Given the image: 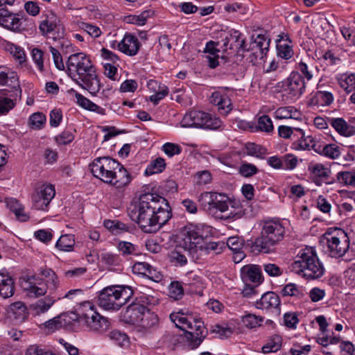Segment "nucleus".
<instances>
[{
  "label": "nucleus",
  "mask_w": 355,
  "mask_h": 355,
  "mask_svg": "<svg viewBox=\"0 0 355 355\" xmlns=\"http://www.w3.org/2000/svg\"><path fill=\"white\" fill-rule=\"evenodd\" d=\"M274 114L278 119H299L302 116L301 112L293 106L280 107L275 110Z\"/></svg>",
  "instance_id": "28"
},
{
  "label": "nucleus",
  "mask_w": 355,
  "mask_h": 355,
  "mask_svg": "<svg viewBox=\"0 0 355 355\" xmlns=\"http://www.w3.org/2000/svg\"><path fill=\"white\" fill-rule=\"evenodd\" d=\"M31 56L33 60L38 67L40 71L44 70V52L37 48H35L32 50Z\"/></svg>",
  "instance_id": "63"
},
{
  "label": "nucleus",
  "mask_w": 355,
  "mask_h": 355,
  "mask_svg": "<svg viewBox=\"0 0 355 355\" xmlns=\"http://www.w3.org/2000/svg\"><path fill=\"white\" fill-rule=\"evenodd\" d=\"M133 291L130 286H110L101 290L98 295L99 306L105 310H119L132 297Z\"/></svg>",
  "instance_id": "7"
},
{
  "label": "nucleus",
  "mask_w": 355,
  "mask_h": 355,
  "mask_svg": "<svg viewBox=\"0 0 355 355\" xmlns=\"http://www.w3.org/2000/svg\"><path fill=\"white\" fill-rule=\"evenodd\" d=\"M60 22V19L53 13L47 15L45 19H42L40 23L39 30L40 33L46 37L56 40L62 37V33H60L61 24Z\"/></svg>",
  "instance_id": "13"
},
{
  "label": "nucleus",
  "mask_w": 355,
  "mask_h": 355,
  "mask_svg": "<svg viewBox=\"0 0 355 355\" xmlns=\"http://www.w3.org/2000/svg\"><path fill=\"white\" fill-rule=\"evenodd\" d=\"M189 250L186 245L183 248L173 250L169 255L171 262L175 266H185L187 263V255L189 254Z\"/></svg>",
  "instance_id": "29"
},
{
  "label": "nucleus",
  "mask_w": 355,
  "mask_h": 355,
  "mask_svg": "<svg viewBox=\"0 0 355 355\" xmlns=\"http://www.w3.org/2000/svg\"><path fill=\"white\" fill-rule=\"evenodd\" d=\"M75 96L76 98L77 103L82 107L89 111L96 112L102 115H104L105 114V109L94 103L90 100L85 98L80 94L76 93Z\"/></svg>",
  "instance_id": "32"
},
{
  "label": "nucleus",
  "mask_w": 355,
  "mask_h": 355,
  "mask_svg": "<svg viewBox=\"0 0 355 355\" xmlns=\"http://www.w3.org/2000/svg\"><path fill=\"white\" fill-rule=\"evenodd\" d=\"M8 81L10 82L14 88L19 87L18 77L15 72L6 73L0 70V85H4Z\"/></svg>",
  "instance_id": "48"
},
{
  "label": "nucleus",
  "mask_w": 355,
  "mask_h": 355,
  "mask_svg": "<svg viewBox=\"0 0 355 355\" xmlns=\"http://www.w3.org/2000/svg\"><path fill=\"white\" fill-rule=\"evenodd\" d=\"M110 340L114 341L117 345L123 346L128 343V336L123 332L114 329L108 334Z\"/></svg>",
  "instance_id": "55"
},
{
  "label": "nucleus",
  "mask_w": 355,
  "mask_h": 355,
  "mask_svg": "<svg viewBox=\"0 0 355 355\" xmlns=\"http://www.w3.org/2000/svg\"><path fill=\"white\" fill-rule=\"evenodd\" d=\"M42 275L45 277L42 281L49 286V289L50 291L55 290L59 284V281L54 271L51 269H46L42 272Z\"/></svg>",
  "instance_id": "43"
},
{
  "label": "nucleus",
  "mask_w": 355,
  "mask_h": 355,
  "mask_svg": "<svg viewBox=\"0 0 355 355\" xmlns=\"http://www.w3.org/2000/svg\"><path fill=\"white\" fill-rule=\"evenodd\" d=\"M229 35V41H230V46L229 47L231 53L239 52L241 51H245V40L242 37V34L239 31H232Z\"/></svg>",
  "instance_id": "27"
},
{
  "label": "nucleus",
  "mask_w": 355,
  "mask_h": 355,
  "mask_svg": "<svg viewBox=\"0 0 355 355\" xmlns=\"http://www.w3.org/2000/svg\"><path fill=\"white\" fill-rule=\"evenodd\" d=\"M297 164L296 156L291 154H286L282 157V169L293 170Z\"/></svg>",
  "instance_id": "59"
},
{
  "label": "nucleus",
  "mask_w": 355,
  "mask_h": 355,
  "mask_svg": "<svg viewBox=\"0 0 355 355\" xmlns=\"http://www.w3.org/2000/svg\"><path fill=\"white\" fill-rule=\"evenodd\" d=\"M55 139L59 145H67L74 139V135L71 130H67L56 136Z\"/></svg>",
  "instance_id": "61"
},
{
  "label": "nucleus",
  "mask_w": 355,
  "mask_h": 355,
  "mask_svg": "<svg viewBox=\"0 0 355 355\" xmlns=\"http://www.w3.org/2000/svg\"><path fill=\"white\" fill-rule=\"evenodd\" d=\"M15 282L7 272H0V296L8 298L14 295Z\"/></svg>",
  "instance_id": "24"
},
{
  "label": "nucleus",
  "mask_w": 355,
  "mask_h": 355,
  "mask_svg": "<svg viewBox=\"0 0 355 355\" xmlns=\"http://www.w3.org/2000/svg\"><path fill=\"white\" fill-rule=\"evenodd\" d=\"M257 309L270 311L275 310L280 313V299L278 295L274 292H266L261 295L259 300L256 302Z\"/></svg>",
  "instance_id": "16"
},
{
  "label": "nucleus",
  "mask_w": 355,
  "mask_h": 355,
  "mask_svg": "<svg viewBox=\"0 0 355 355\" xmlns=\"http://www.w3.org/2000/svg\"><path fill=\"white\" fill-rule=\"evenodd\" d=\"M195 179L196 180V184L198 185H206L211 182L212 176L211 173L207 171H202L196 173Z\"/></svg>",
  "instance_id": "57"
},
{
  "label": "nucleus",
  "mask_w": 355,
  "mask_h": 355,
  "mask_svg": "<svg viewBox=\"0 0 355 355\" xmlns=\"http://www.w3.org/2000/svg\"><path fill=\"white\" fill-rule=\"evenodd\" d=\"M315 146L313 138L311 135L306 136L304 132V137L298 141L293 142L292 146L297 150H309Z\"/></svg>",
  "instance_id": "44"
},
{
  "label": "nucleus",
  "mask_w": 355,
  "mask_h": 355,
  "mask_svg": "<svg viewBox=\"0 0 355 355\" xmlns=\"http://www.w3.org/2000/svg\"><path fill=\"white\" fill-rule=\"evenodd\" d=\"M153 13L152 10H146L139 15H131L125 17V21L128 24L143 26L146 23L147 19L153 16Z\"/></svg>",
  "instance_id": "33"
},
{
  "label": "nucleus",
  "mask_w": 355,
  "mask_h": 355,
  "mask_svg": "<svg viewBox=\"0 0 355 355\" xmlns=\"http://www.w3.org/2000/svg\"><path fill=\"white\" fill-rule=\"evenodd\" d=\"M320 148L318 153L328 158L335 159L340 155V147L336 144H325L322 148L320 146Z\"/></svg>",
  "instance_id": "37"
},
{
  "label": "nucleus",
  "mask_w": 355,
  "mask_h": 355,
  "mask_svg": "<svg viewBox=\"0 0 355 355\" xmlns=\"http://www.w3.org/2000/svg\"><path fill=\"white\" fill-rule=\"evenodd\" d=\"M74 236L72 234L62 235L56 243V247L60 250L70 252L73 250Z\"/></svg>",
  "instance_id": "36"
},
{
  "label": "nucleus",
  "mask_w": 355,
  "mask_h": 355,
  "mask_svg": "<svg viewBox=\"0 0 355 355\" xmlns=\"http://www.w3.org/2000/svg\"><path fill=\"white\" fill-rule=\"evenodd\" d=\"M8 318L16 323L24 322L28 316V311L25 303L18 301L11 304L7 309Z\"/></svg>",
  "instance_id": "20"
},
{
  "label": "nucleus",
  "mask_w": 355,
  "mask_h": 355,
  "mask_svg": "<svg viewBox=\"0 0 355 355\" xmlns=\"http://www.w3.org/2000/svg\"><path fill=\"white\" fill-rule=\"evenodd\" d=\"M6 49L8 51L19 64H22L26 60V56L23 48L8 42L6 44Z\"/></svg>",
  "instance_id": "34"
},
{
  "label": "nucleus",
  "mask_w": 355,
  "mask_h": 355,
  "mask_svg": "<svg viewBox=\"0 0 355 355\" xmlns=\"http://www.w3.org/2000/svg\"><path fill=\"white\" fill-rule=\"evenodd\" d=\"M139 48L140 44L137 37L130 34H126L117 44V49L120 51L130 56L136 55Z\"/></svg>",
  "instance_id": "19"
},
{
  "label": "nucleus",
  "mask_w": 355,
  "mask_h": 355,
  "mask_svg": "<svg viewBox=\"0 0 355 355\" xmlns=\"http://www.w3.org/2000/svg\"><path fill=\"white\" fill-rule=\"evenodd\" d=\"M94 177L116 188H123L131 182L130 174L119 162L110 157H99L90 164Z\"/></svg>",
  "instance_id": "3"
},
{
  "label": "nucleus",
  "mask_w": 355,
  "mask_h": 355,
  "mask_svg": "<svg viewBox=\"0 0 355 355\" xmlns=\"http://www.w3.org/2000/svg\"><path fill=\"white\" fill-rule=\"evenodd\" d=\"M241 279L245 284L261 282V268L255 265H246L241 270Z\"/></svg>",
  "instance_id": "23"
},
{
  "label": "nucleus",
  "mask_w": 355,
  "mask_h": 355,
  "mask_svg": "<svg viewBox=\"0 0 355 355\" xmlns=\"http://www.w3.org/2000/svg\"><path fill=\"white\" fill-rule=\"evenodd\" d=\"M248 154L259 159H263L267 153L266 148L254 143H250L246 146Z\"/></svg>",
  "instance_id": "52"
},
{
  "label": "nucleus",
  "mask_w": 355,
  "mask_h": 355,
  "mask_svg": "<svg viewBox=\"0 0 355 355\" xmlns=\"http://www.w3.org/2000/svg\"><path fill=\"white\" fill-rule=\"evenodd\" d=\"M283 84L285 91L292 98H299L306 88L304 80L299 71H293Z\"/></svg>",
  "instance_id": "14"
},
{
  "label": "nucleus",
  "mask_w": 355,
  "mask_h": 355,
  "mask_svg": "<svg viewBox=\"0 0 355 355\" xmlns=\"http://www.w3.org/2000/svg\"><path fill=\"white\" fill-rule=\"evenodd\" d=\"M104 226L114 234H118L128 231V226L119 220H105Z\"/></svg>",
  "instance_id": "39"
},
{
  "label": "nucleus",
  "mask_w": 355,
  "mask_h": 355,
  "mask_svg": "<svg viewBox=\"0 0 355 355\" xmlns=\"http://www.w3.org/2000/svg\"><path fill=\"white\" fill-rule=\"evenodd\" d=\"M227 246L234 252L242 250L244 241L242 239L238 236L230 237L226 243Z\"/></svg>",
  "instance_id": "58"
},
{
  "label": "nucleus",
  "mask_w": 355,
  "mask_h": 355,
  "mask_svg": "<svg viewBox=\"0 0 355 355\" xmlns=\"http://www.w3.org/2000/svg\"><path fill=\"white\" fill-rule=\"evenodd\" d=\"M215 198L213 201V204L211 206V210L209 211L210 214L215 213L216 211H220V212H225L228 210L229 204L230 201L227 196L221 193H216Z\"/></svg>",
  "instance_id": "30"
},
{
  "label": "nucleus",
  "mask_w": 355,
  "mask_h": 355,
  "mask_svg": "<svg viewBox=\"0 0 355 355\" xmlns=\"http://www.w3.org/2000/svg\"><path fill=\"white\" fill-rule=\"evenodd\" d=\"M291 271L306 279H316L324 274V267L311 248L300 250L291 266Z\"/></svg>",
  "instance_id": "6"
},
{
  "label": "nucleus",
  "mask_w": 355,
  "mask_h": 355,
  "mask_svg": "<svg viewBox=\"0 0 355 355\" xmlns=\"http://www.w3.org/2000/svg\"><path fill=\"white\" fill-rule=\"evenodd\" d=\"M55 195L53 185L44 184L37 187L32 194L33 207L37 210H44Z\"/></svg>",
  "instance_id": "12"
},
{
  "label": "nucleus",
  "mask_w": 355,
  "mask_h": 355,
  "mask_svg": "<svg viewBox=\"0 0 355 355\" xmlns=\"http://www.w3.org/2000/svg\"><path fill=\"white\" fill-rule=\"evenodd\" d=\"M340 86L347 93L355 90V74L343 75L338 79Z\"/></svg>",
  "instance_id": "42"
},
{
  "label": "nucleus",
  "mask_w": 355,
  "mask_h": 355,
  "mask_svg": "<svg viewBox=\"0 0 355 355\" xmlns=\"http://www.w3.org/2000/svg\"><path fill=\"white\" fill-rule=\"evenodd\" d=\"M282 339L279 335H273L268 342L263 346L262 351L263 353L275 352L282 346Z\"/></svg>",
  "instance_id": "40"
},
{
  "label": "nucleus",
  "mask_w": 355,
  "mask_h": 355,
  "mask_svg": "<svg viewBox=\"0 0 355 355\" xmlns=\"http://www.w3.org/2000/svg\"><path fill=\"white\" fill-rule=\"evenodd\" d=\"M170 318L178 328L185 331L187 346L191 349L197 348L207 336L204 322L189 311L172 313Z\"/></svg>",
  "instance_id": "4"
},
{
  "label": "nucleus",
  "mask_w": 355,
  "mask_h": 355,
  "mask_svg": "<svg viewBox=\"0 0 355 355\" xmlns=\"http://www.w3.org/2000/svg\"><path fill=\"white\" fill-rule=\"evenodd\" d=\"M211 232L209 226L204 224H189L181 231L180 235L184 245L189 250H193L200 241L207 238Z\"/></svg>",
  "instance_id": "11"
},
{
  "label": "nucleus",
  "mask_w": 355,
  "mask_h": 355,
  "mask_svg": "<svg viewBox=\"0 0 355 355\" xmlns=\"http://www.w3.org/2000/svg\"><path fill=\"white\" fill-rule=\"evenodd\" d=\"M337 181L345 186L355 184V173L351 171H340L336 175Z\"/></svg>",
  "instance_id": "46"
},
{
  "label": "nucleus",
  "mask_w": 355,
  "mask_h": 355,
  "mask_svg": "<svg viewBox=\"0 0 355 355\" xmlns=\"http://www.w3.org/2000/svg\"><path fill=\"white\" fill-rule=\"evenodd\" d=\"M55 300L50 296H46L36 301L30 306L31 313L33 316H40L47 312L55 303Z\"/></svg>",
  "instance_id": "25"
},
{
  "label": "nucleus",
  "mask_w": 355,
  "mask_h": 355,
  "mask_svg": "<svg viewBox=\"0 0 355 355\" xmlns=\"http://www.w3.org/2000/svg\"><path fill=\"white\" fill-rule=\"evenodd\" d=\"M216 192H203L200 194L198 201L205 210L209 211L211 210V206L213 204Z\"/></svg>",
  "instance_id": "51"
},
{
  "label": "nucleus",
  "mask_w": 355,
  "mask_h": 355,
  "mask_svg": "<svg viewBox=\"0 0 355 355\" xmlns=\"http://www.w3.org/2000/svg\"><path fill=\"white\" fill-rule=\"evenodd\" d=\"M270 40H268L263 35L259 34L251 44L252 54L256 58L263 60L268 51Z\"/></svg>",
  "instance_id": "22"
},
{
  "label": "nucleus",
  "mask_w": 355,
  "mask_h": 355,
  "mask_svg": "<svg viewBox=\"0 0 355 355\" xmlns=\"http://www.w3.org/2000/svg\"><path fill=\"white\" fill-rule=\"evenodd\" d=\"M304 291L302 287L293 283H289L283 287L281 293L283 296H292L300 299L304 295Z\"/></svg>",
  "instance_id": "35"
},
{
  "label": "nucleus",
  "mask_w": 355,
  "mask_h": 355,
  "mask_svg": "<svg viewBox=\"0 0 355 355\" xmlns=\"http://www.w3.org/2000/svg\"><path fill=\"white\" fill-rule=\"evenodd\" d=\"M285 227L279 221L268 220L264 223L260 236L252 243L253 251L270 253L282 241L285 236Z\"/></svg>",
  "instance_id": "5"
},
{
  "label": "nucleus",
  "mask_w": 355,
  "mask_h": 355,
  "mask_svg": "<svg viewBox=\"0 0 355 355\" xmlns=\"http://www.w3.org/2000/svg\"><path fill=\"white\" fill-rule=\"evenodd\" d=\"M278 55L285 60L290 59L293 55L292 45L288 44H277Z\"/></svg>",
  "instance_id": "56"
},
{
  "label": "nucleus",
  "mask_w": 355,
  "mask_h": 355,
  "mask_svg": "<svg viewBox=\"0 0 355 355\" xmlns=\"http://www.w3.org/2000/svg\"><path fill=\"white\" fill-rule=\"evenodd\" d=\"M263 318L257 316L254 314L248 313L241 318L243 324L248 328L252 329L260 326L263 321Z\"/></svg>",
  "instance_id": "47"
},
{
  "label": "nucleus",
  "mask_w": 355,
  "mask_h": 355,
  "mask_svg": "<svg viewBox=\"0 0 355 355\" xmlns=\"http://www.w3.org/2000/svg\"><path fill=\"white\" fill-rule=\"evenodd\" d=\"M80 318L84 321L92 331L103 333L110 327L107 318L101 315L94 309L92 303L85 302L80 309Z\"/></svg>",
  "instance_id": "10"
},
{
  "label": "nucleus",
  "mask_w": 355,
  "mask_h": 355,
  "mask_svg": "<svg viewBox=\"0 0 355 355\" xmlns=\"http://www.w3.org/2000/svg\"><path fill=\"white\" fill-rule=\"evenodd\" d=\"M147 309L141 304L132 303L127 307L123 314L124 320L127 323L137 325Z\"/></svg>",
  "instance_id": "18"
},
{
  "label": "nucleus",
  "mask_w": 355,
  "mask_h": 355,
  "mask_svg": "<svg viewBox=\"0 0 355 355\" xmlns=\"http://www.w3.org/2000/svg\"><path fill=\"white\" fill-rule=\"evenodd\" d=\"M158 322L159 318L157 315L147 309L146 313L143 315V318H141L137 325L144 329L149 330L157 327Z\"/></svg>",
  "instance_id": "31"
},
{
  "label": "nucleus",
  "mask_w": 355,
  "mask_h": 355,
  "mask_svg": "<svg viewBox=\"0 0 355 355\" xmlns=\"http://www.w3.org/2000/svg\"><path fill=\"white\" fill-rule=\"evenodd\" d=\"M24 289L30 296L37 297L46 293L49 286L42 279L35 276H31L27 278L24 283Z\"/></svg>",
  "instance_id": "17"
},
{
  "label": "nucleus",
  "mask_w": 355,
  "mask_h": 355,
  "mask_svg": "<svg viewBox=\"0 0 355 355\" xmlns=\"http://www.w3.org/2000/svg\"><path fill=\"white\" fill-rule=\"evenodd\" d=\"M218 43L209 41L207 43L204 52L207 53L206 58L209 62V67L214 69L218 67L221 61H219V50L216 49Z\"/></svg>",
  "instance_id": "26"
},
{
  "label": "nucleus",
  "mask_w": 355,
  "mask_h": 355,
  "mask_svg": "<svg viewBox=\"0 0 355 355\" xmlns=\"http://www.w3.org/2000/svg\"><path fill=\"white\" fill-rule=\"evenodd\" d=\"M298 322L299 319L296 313L288 312L284 315V323L286 327L295 329Z\"/></svg>",
  "instance_id": "62"
},
{
  "label": "nucleus",
  "mask_w": 355,
  "mask_h": 355,
  "mask_svg": "<svg viewBox=\"0 0 355 355\" xmlns=\"http://www.w3.org/2000/svg\"><path fill=\"white\" fill-rule=\"evenodd\" d=\"M257 128L266 133H270L274 130V126L270 117L263 114L258 118Z\"/></svg>",
  "instance_id": "41"
},
{
  "label": "nucleus",
  "mask_w": 355,
  "mask_h": 355,
  "mask_svg": "<svg viewBox=\"0 0 355 355\" xmlns=\"http://www.w3.org/2000/svg\"><path fill=\"white\" fill-rule=\"evenodd\" d=\"M102 262L109 266H117L120 263L119 255L111 252H103L101 254Z\"/></svg>",
  "instance_id": "60"
},
{
  "label": "nucleus",
  "mask_w": 355,
  "mask_h": 355,
  "mask_svg": "<svg viewBox=\"0 0 355 355\" xmlns=\"http://www.w3.org/2000/svg\"><path fill=\"white\" fill-rule=\"evenodd\" d=\"M184 128H197L216 130L222 125L218 117L200 110H192L187 112L180 122Z\"/></svg>",
  "instance_id": "9"
},
{
  "label": "nucleus",
  "mask_w": 355,
  "mask_h": 355,
  "mask_svg": "<svg viewBox=\"0 0 355 355\" xmlns=\"http://www.w3.org/2000/svg\"><path fill=\"white\" fill-rule=\"evenodd\" d=\"M0 26L16 33H19L23 29L19 15L4 8H0Z\"/></svg>",
  "instance_id": "15"
},
{
  "label": "nucleus",
  "mask_w": 355,
  "mask_h": 355,
  "mask_svg": "<svg viewBox=\"0 0 355 355\" xmlns=\"http://www.w3.org/2000/svg\"><path fill=\"white\" fill-rule=\"evenodd\" d=\"M258 172V168L256 166L249 163H243L239 168L240 174L245 178L251 177Z\"/></svg>",
  "instance_id": "64"
},
{
  "label": "nucleus",
  "mask_w": 355,
  "mask_h": 355,
  "mask_svg": "<svg viewBox=\"0 0 355 355\" xmlns=\"http://www.w3.org/2000/svg\"><path fill=\"white\" fill-rule=\"evenodd\" d=\"M184 285L191 287V292H197L198 289L202 288L201 278L193 272H188L184 282Z\"/></svg>",
  "instance_id": "38"
},
{
  "label": "nucleus",
  "mask_w": 355,
  "mask_h": 355,
  "mask_svg": "<svg viewBox=\"0 0 355 355\" xmlns=\"http://www.w3.org/2000/svg\"><path fill=\"white\" fill-rule=\"evenodd\" d=\"M117 248L123 256H128L137 254L136 246L128 241H120L118 243Z\"/></svg>",
  "instance_id": "54"
},
{
  "label": "nucleus",
  "mask_w": 355,
  "mask_h": 355,
  "mask_svg": "<svg viewBox=\"0 0 355 355\" xmlns=\"http://www.w3.org/2000/svg\"><path fill=\"white\" fill-rule=\"evenodd\" d=\"M128 214L144 233L158 231L172 217L171 208L164 197L147 193L128 208Z\"/></svg>",
  "instance_id": "1"
},
{
  "label": "nucleus",
  "mask_w": 355,
  "mask_h": 355,
  "mask_svg": "<svg viewBox=\"0 0 355 355\" xmlns=\"http://www.w3.org/2000/svg\"><path fill=\"white\" fill-rule=\"evenodd\" d=\"M46 116L41 112H36L31 115L28 125L32 129L40 130L46 123Z\"/></svg>",
  "instance_id": "45"
},
{
  "label": "nucleus",
  "mask_w": 355,
  "mask_h": 355,
  "mask_svg": "<svg viewBox=\"0 0 355 355\" xmlns=\"http://www.w3.org/2000/svg\"><path fill=\"white\" fill-rule=\"evenodd\" d=\"M320 243L329 257L337 259L348 252L350 241L344 230L336 228L327 230L321 236Z\"/></svg>",
  "instance_id": "8"
},
{
  "label": "nucleus",
  "mask_w": 355,
  "mask_h": 355,
  "mask_svg": "<svg viewBox=\"0 0 355 355\" xmlns=\"http://www.w3.org/2000/svg\"><path fill=\"white\" fill-rule=\"evenodd\" d=\"M328 122L341 136L349 137L355 135V126L347 123L343 118L329 117Z\"/></svg>",
  "instance_id": "21"
},
{
  "label": "nucleus",
  "mask_w": 355,
  "mask_h": 355,
  "mask_svg": "<svg viewBox=\"0 0 355 355\" xmlns=\"http://www.w3.org/2000/svg\"><path fill=\"white\" fill-rule=\"evenodd\" d=\"M165 160L162 157H157L147 167L146 173L154 174L161 173L165 168Z\"/></svg>",
  "instance_id": "50"
},
{
  "label": "nucleus",
  "mask_w": 355,
  "mask_h": 355,
  "mask_svg": "<svg viewBox=\"0 0 355 355\" xmlns=\"http://www.w3.org/2000/svg\"><path fill=\"white\" fill-rule=\"evenodd\" d=\"M314 98L316 102L320 103L321 105L328 106L331 105L334 101V96L329 92L326 91H318L315 94Z\"/></svg>",
  "instance_id": "49"
},
{
  "label": "nucleus",
  "mask_w": 355,
  "mask_h": 355,
  "mask_svg": "<svg viewBox=\"0 0 355 355\" xmlns=\"http://www.w3.org/2000/svg\"><path fill=\"white\" fill-rule=\"evenodd\" d=\"M169 296L174 300H179L184 295V288L179 282H173L168 288Z\"/></svg>",
  "instance_id": "53"
},
{
  "label": "nucleus",
  "mask_w": 355,
  "mask_h": 355,
  "mask_svg": "<svg viewBox=\"0 0 355 355\" xmlns=\"http://www.w3.org/2000/svg\"><path fill=\"white\" fill-rule=\"evenodd\" d=\"M67 67L69 75L76 84L93 95L99 92L100 80L89 56L82 52L73 53L68 58Z\"/></svg>",
  "instance_id": "2"
}]
</instances>
